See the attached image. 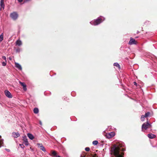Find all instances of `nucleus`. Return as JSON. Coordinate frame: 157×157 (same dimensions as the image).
I'll return each instance as SVG.
<instances>
[{
  "label": "nucleus",
  "instance_id": "nucleus-1",
  "mask_svg": "<svg viewBox=\"0 0 157 157\" xmlns=\"http://www.w3.org/2000/svg\"><path fill=\"white\" fill-rule=\"evenodd\" d=\"M125 150V149L122 147L120 144H117L111 148V153L116 157H123L124 153L122 151Z\"/></svg>",
  "mask_w": 157,
  "mask_h": 157
},
{
  "label": "nucleus",
  "instance_id": "nucleus-2",
  "mask_svg": "<svg viewBox=\"0 0 157 157\" xmlns=\"http://www.w3.org/2000/svg\"><path fill=\"white\" fill-rule=\"evenodd\" d=\"M105 20V18L103 17H99L96 20L91 21L90 23L93 25H97L102 22Z\"/></svg>",
  "mask_w": 157,
  "mask_h": 157
},
{
  "label": "nucleus",
  "instance_id": "nucleus-3",
  "mask_svg": "<svg viewBox=\"0 0 157 157\" xmlns=\"http://www.w3.org/2000/svg\"><path fill=\"white\" fill-rule=\"evenodd\" d=\"M151 125L148 122L144 123L142 124V131L143 129L146 130L148 128H151Z\"/></svg>",
  "mask_w": 157,
  "mask_h": 157
},
{
  "label": "nucleus",
  "instance_id": "nucleus-4",
  "mask_svg": "<svg viewBox=\"0 0 157 157\" xmlns=\"http://www.w3.org/2000/svg\"><path fill=\"white\" fill-rule=\"evenodd\" d=\"M10 17L13 20L17 19L18 17V14L16 12H13L10 14Z\"/></svg>",
  "mask_w": 157,
  "mask_h": 157
},
{
  "label": "nucleus",
  "instance_id": "nucleus-5",
  "mask_svg": "<svg viewBox=\"0 0 157 157\" xmlns=\"http://www.w3.org/2000/svg\"><path fill=\"white\" fill-rule=\"evenodd\" d=\"M22 140L23 141V143L25 144V145L28 146L29 145V144L28 141V139L26 136L23 137Z\"/></svg>",
  "mask_w": 157,
  "mask_h": 157
},
{
  "label": "nucleus",
  "instance_id": "nucleus-6",
  "mask_svg": "<svg viewBox=\"0 0 157 157\" xmlns=\"http://www.w3.org/2000/svg\"><path fill=\"white\" fill-rule=\"evenodd\" d=\"M115 135V134L113 132H111L106 134V137L108 138H110L113 137Z\"/></svg>",
  "mask_w": 157,
  "mask_h": 157
},
{
  "label": "nucleus",
  "instance_id": "nucleus-7",
  "mask_svg": "<svg viewBox=\"0 0 157 157\" xmlns=\"http://www.w3.org/2000/svg\"><path fill=\"white\" fill-rule=\"evenodd\" d=\"M5 94L6 96L9 98H12V96L10 92L7 90L5 91Z\"/></svg>",
  "mask_w": 157,
  "mask_h": 157
},
{
  "label": "nucleus",
  "instance_id": "nucleus-8",
  "mask_svg": "<svg viewBox=\"0 0 157 157\" xmlns=\"http://www.w3.org/2000/svg\"><path fill=\"white\" fill-rule=\"evenodd\" d=\"M130 45H132L133 44H136V42L135 41V40L132 38H130V40L128 43Z\"/></svg>",
  "mask_w": 157,
  "mask_h": 157
},
{
  "label": "nucleus",
  "instance_id": "nucleus-9",
  "mask_svg": "<svg viewBox=\"0 0 157 157\" xmlns=\"http://www.w3.org/2000/svg\"><path fill=\"white\" fill-rule=\"evenodd\" d=\"M19 83L20 85L23 87V89L24 90L26 91L27 90L26 86V84L24 82H22L20 81H19Z\"/></svg>",
  "mask_w": 157,
  "mask_h": 157
},
{
  "label": "nucleus",
  "instance_id": "nucleus-10",
  "mask_svg": "<svg viewBox=\"0 0 157 157\" xmlns=\"http://www.w3.org/2000/svg\"><path fill=\"white\" fill-rule=\"evenodd\" d=\"M147 136L149 138L151 139L154 138L156 136V135L152 133H150L148 134Z\"/></svg>",
  "mask_w": 157,
  "mask_h": 157
},
{
  "label": "nucleus",
  "instance_id": "nucleus-11",
  "mask_svg": "<svg viewBox=\"0 0 157 157\" xmlns=\"http://www.w3.org/2000/svg\"><path fill=\"white\" fill-rule=\"evenodd\" d=\"M13 136L14 138H17L20 136V135L18 132H13L12 133Z\"/></svg>",
  "mask_w": 157,
  "mask_h": 157
},
{
  "label": "nucleus",
  "instance_id": "nucleus-12",
  "mask_svg": "<svg viewBox=\"0 0 157 157\" xmlns=\"http://www.w3.org/2000/svg\"><path fill=\"white\" fill-rule=\"evenodd\" d=\"M27 135L28 137L31 140H33L34 138V137L33 136L31 133H28Z\"/></svg>",
  "mask_w": 157,
  "mask_h": 157
},
{
  "label": "nucleus",
  "instance_id": "nucleus-13",
  "mask_svg": "<svg viewBox=\"0 0 157 157\" xmlns=\"http://www.w3.org/2000/svg\"><path fill=\"white\" fill-rule=\"evenodd\" d=\"M16 45H17L19 46H21L22 44L21 41L19 40L16 41Z\"/></svg>",
  "mask_w": 157,
  "mask_h": 157
},
{
  "label": "nucleus",
  "instance_id": "nucleus-14",
  "mask_svg": "<svg viewBox=\"0 0 157 157\" xmlns=\"http://www.w3.org/2000/svg\"><path fill=\"white\" fill-rule=\"evenodd\" d=\"M15 66L16 68H18V69H22L21 65L18 63H15Z\"/></svg>",
  "mask_w": 157,
  "mask_h": 157
},
{
  "label": "nucleus",
  "instance_id": "nucleus-15",
  "mask_svg": "<svg viewBox=\"0 0 157 157\" xmlns=\"http://www.w3.org/2000/svg\"><path fill=\"white\" fill-rule=\"evenodd\" d=\"M0 5L3 8V9H4V8L5 6H4V3L3 0H1Z\"/></svg>",
  "mask_w": 157,
  "mask_h": 157
},
{
  "label": "nucleus",
  "instance_id": "nucleus-16",
  "mask_svg": "<svg viewBox=\"0 0 157 157\" xmlns=\"http://www.w3.org/2000/svg\"><path fill=\"white\" fill-rule=\"evenodd\" d=\"M39 111L38 109L37 108H35L33 109V112L35 114L38 113Z\"/></svg>",
  "mask_w": 157,
  "mask_h": 157
},
{
  "label": "nucleus",
  "instance_id": "nucleus-17",
  "mask_svg": "<svg viewBox=\"0 0 157 157\" xmlns=\"http://www.w3.org/2000/svg\"><path fill=\"white\" fill-rule=\"evenodd\" d=\"M52 156H54L56 157L57 155V153L55 151H52Z\"/></svg>",
  "mask_w": 157,
  "mask_h": 157
},
{
  "label": "nucleus",
  "instance_id": "nucleus-18",
  "mask_svg": "<svg viewBox=\"0 0 157 157\" xmlns=\"http://www.w3.org/2000/svg\"><path fill=\"white\" fill-rule=\"evenodd\" d=\"M39 147L40 148V149L41 150L45 152L46 151V150L45 149L44 147L42 145L40 146Z\"/></svg>",
  "mask_w": 157,
  "mask_h": 157
},
{
  "label": "nucleus",
  "instance_id": "nucleus-19",
  "mask_svg": "<svg viewBox=\"0 0 157 157\" xmlns=\"http://www.w3.org/2000/svg\"><path fill=\"white\" fill-rule=\"evenodd\" d=\"M113 65L117 67V68H118L119 69H120L121 67L120 66V65H119V64L117 63H115L113 64Z\"/></svg>",
  "mask_w": 157,
  "mask_h": 157
},
{
  "label": "nucleus",
  "instance_id": "nucleus-20",
  "mask_svg": "<svg viewBox=\"0 0 157 157\" xmlns=\"http://www.w3.org/2000/svg\"><path fill=\"white\" fill-rule=\"evenodd\" d=\"M3 39V33H2L0 35V42L2 41Z\"/></svg>",
  "mask_w": 157,
  "mask_h": 157
},
{
  "label": "nucleus",
  "instance_id": "nucleus-21",
  "mask_svg": "<svg viewBox=\"0 0 157 157\" xmlns=\"http://www.w3.org/2000/svg\"><path fill=\"white\" fill-rule=\"evenodd\" d=\"M150 114V113L149 112H148L145 114L144 116H145V118H146L147 117H148L149 116Z\"/></svg>",
  "mask_w": 157,
  "mask_h": 157
},
{
  "label": "nucleus",
  "instance_id": "nucleus-22",
  "mask_svg": "<svg viewBox=\"0 0 157 157\" xmlns=\"http://www.w3.org/2000/svg\"><path fill=\"white\" fill-rule=\"evenodd\" d=\"M145 117L144 115H142L141 117V120L142 121H144L145 120Z\"/></svg>",
  "mask_w": 157,
  "mask_h": 157
},
{
  "label": "nucleus",
  "instance_id": "nucleus-23",
  "mask_svg": "<svg viewBox=\"0 0 157 157\" xmlns=\"http://www.w3.org/2000/svg\"><path fill=\"white\" fill-rule=\"evenodd\" d=\"M93 144L94 145H96L98 143V142L97 140H95L93 142Z\"/></svg>",
  "mask_w": 157,
  "mask_h": 157
},
{
  "label": "nucleus",
  "instance_id": "nucleus-24",
  "mask_svg": "<svg viewBox=\"0 0 157 157\" xmlns=\"http://www.w3.org/2000/svg\"><path fill=\"white\" fill-rule=\"evenodd\" d=\"M85 150L86 151H88L90 150V148L89 147H86L85 148Z\"/></svg>",
  "mask_w": 157,
  "mask_h": 157
},
{
  "label": "nucleus",
  "instance_id": "nucleus-25",
  "mask_svg": "<svg viewBox=\"0 0 157 157\" xmlns=\"http://www.w3.org/2000/svg\"><path fill=\"white\" fill-rule=\"evenodd\" d=\"M19 145L21 146V147L22 148H24L25 147L24 145L23 144H20Z\"/></svg>",
  "mask_w": 157,
  "mask_h": 157
},
{
  "label": "nucleus",
  "instance_id": "nucleus-26",
  "mask_svg": "<svg viewBox=\"0 0 157 157\" xmlns=\"http://www.w3.org/2000/svg\"><path fill=\"white\" fill-rule=\"evenodd\" d=\"M6 62H2V65L3 66H5L6 65Z\"/></svg>",
  "mask_w": 157,
  "mask_h": 157
},
{
  "label": "nucleus",
  "instance_id": "nucleus-27",
  "mask_svg": "<svg viewBox=\"0 0 157 157\" xmlns=\"http://www.w3.org/2000/svg\"><path fill=\"white\" fill-rule=\"evenodd\" d=\"M2 58L3 59H4L5 60V61H6V56H2Z\"/></svg>",
  "mask_w": 157,
  "mask_h": 157
},
{
  "label": "nucleus",
  "instance_id": "nucleus-28",
  "mask_svg": "<svg viewBox=\"0 0 157 157\" xmlns=\"http://www.w3.org/2000/svg\"><path fill=\"white\" fill-rule=\"evenodd\" d=\"M37 145L38 146V147H39L40 146L42 145V144L40 143H37Z\"/></svg>",
  "mask_w": 157,
  "mask_h": 157
},
{
  "label": "nucleus",
  "instance_id": "nucleus-29",
  "mask_svg": "<svg viewBox=\"0 0 157 157\" xmlns=\"http://www.w3.org/2000/svg\"><path fill=\"white\" fill-rule=\"evenodd\" d=\"M3 143V142H2V140H1L0 141V147H1V145Z\"/></svg>",
  "mask_w": 157,
  "mask_h": 157
},
{
  "label": "nucleus",
  "instance_id": "nucleus-30",
  "mask_svg": "<svg viewBox=\"0 0 157 157\" xmlns=\"http://www.w3.org/2000/svg\"><path fill=\"white\" fill-rule=\"evenodd\" d=\"M20 49H17L16 50V52H20Z\"/></svg>",
  "mask_w": 157,
  "mask_h": 157
},
{
  "label": "nucleus",
  "instance_id": "nucleus-31",
  "mask_svg": "<svg viewBox=\"0 0 157 157\" xmlns=\"http://www.w3.org/2000/svg\"><path fill=\"white\" fill-rule=\"evenodd\" d=\"M133 84L135 85H137V83L136 82H133Z\"/></svg>",
  "mask_w": 157,
  "mask_h": 157
},
{
  "label": "nucleus",
  "instance_id": "nucleus-32",
  "mask_svg": "<svg viewBox=\"0 0 157 157\" xmlns=\"http://www.w3.org/2000/svg\"><path fill=\"white\" fill-rule=\"evenodd\" d=\"M18 1L19 2H21L23 1V0H18Z\"/></svg>",
  "mask_w": 157,
  "mask_h": 157
},
{
  "label": "nucleus",
  "instance_id": "nucleus-33",
  "mask_svg": "<svg viewBox=\"0 0 157 157\" xmlns=\"http://www.w3.org/2000/svg\"><path fill=\"white\" fill-rule=\"evenodd\" d=\"M6 149L8 151H10V150L9 149Z\"/></svg>",
  "mask_w": 157,
  "mask_h": 157
},
{
  "label": "nucleus",
  "instance_id": "nucleus-34",
  "mask_svg": "<svg viewBox=\"0 0 157 157\" xmlns=\"http://www.w3.org/2000/svg\"><path fill=\"white\" fill-rule=\"evenodd\" d=\"M40 124L41 125H42V122L41 121H40Z\"/></svg>",
  "mask_w": 157,
  "mask_h": 157
},
{
  "label": "nucleus",
  "instance_id": "nucleus-35",
  "mask_svg": "<svg viewBox=\"0 0 157 157\" xmlns=\"http://www.w3.org/2000/svg\"><path fill=\"white\" fill-rule=\"evenodd\" d=\"M56 157H61V156H59V155H56Z\"/></svg>",
  "mask_w": 157,
  "mask_h": 157
},
{
  "label": "nucleus",
  "instance_id": "nucleus-36",
  "mask_svg": "<svg viewBox=\"0 0 157 157\" xmlns=\"http://www.w3.org/2000/svg\"><path fill=\"white\" fill-rule=\"evenodd\" d=\"M9 59H10V60H11V58L10 57H9Z\"/></svg>",
  "mask_w": 157,
  "mask_h": 157
},
{
  "label": "nucleus",
  "instance_id": "nucleus-37",
  "mask_svg": "<svg viewBox=\"0 0 157 157\" xmlns=\"http://www.w3.org/2000/svg\"><path fill=\"white\" fill-rule=\"evenodd\" d=\"M1 138V136H0V138Z\"/></svg>",
  "mask_w": 157,
  "mask_h": 157
}]
</instances>
